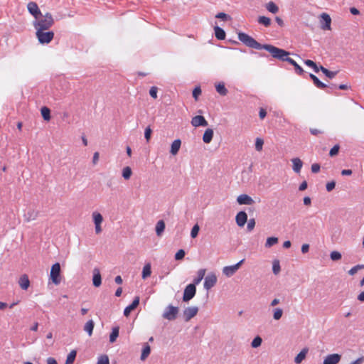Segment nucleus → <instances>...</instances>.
Listing matches in <instances>:
<instances>
[{
    "instance_id": "f257e3e1",
    "label": "nucleus",
    "mask_w": 364,
    "mask_h": 364,
    "mask_svg": "<svg viewBox=\"0 0 364 364\" xmlns=\"http://www.w3.org/2000/svg\"><path fill=\"white\" fill-rule=\"evenodd\" d=\"M237 35L239 41H240L243 44L249 48H255L257 50L264 49L269 52L272 55H274L279 53L278 52L279 50H278L277 47L269 44H260L252 36L243 32H239Z\"/></svg>"
},
{
    "instance_id": "f03ea898",
    "label": "nucleus",
    "mask_w": 364,
    "mask_h": 364,
    "mask_svg": "<svg viewBox=\"0 0 364 364\" xmlns=\"http://www.w3.org/2000/svg\"><path fill=\"white\" fill-rule=\"evenodd\" d=\"M54 23L53 16L50 13L46 14H41L38 17H36L33 21V26L36 31H47Z\"/></svg>"
},
{
    "instance_id": "7ed1b4c3",
    "label": "nucleus",
    "mask_w": 364,
    "mask_h": 364,
    "mask_svg": "<svg viewBox=\"0 0 364 364\" xmlns=\"http://www.w3.org/2000/svg\"><path fill=\"white\" fill-rule=\"evenodd\" d=\"M278 50H279L278 52L279 53L274 55H272L273 58H277L282 61H287L294 67L296 73L299 75H301L304 73L303 68L299 64H297V63L294 59L289 58V52L279 48Z\"/></svg>"
},
{
    "instance_id": "20e7f679",
    "label": "nucleus",
    "mask_w": 364,
    "mask_h": 364,
    "mask_svg": "<svg viewBox=\"0 0 364 364\" xmlns=\"http://www.w3.org/2000/svg\"><path fill=\"white\" fill-rule=\"evenodd\" d=\"M36 37L41 44L49 43L54 37V33L51 31H38L36 32Z\"/></svg>"
},
{
    "instance_id": "39448f33",
    "label": "nucleus",
    "mask_w": 364,
    "mask_h": 364,
    "mask_svg": "<svg viewBox=\"0 0 364 364\" xmlns=\"http://www.w3.org/2000/svg\"><path fill=\"white\" fill-rule=\"evenodd\" d=\"M178 313V308L169 304L164 309L162 316L166 320L173 321L176 318Z\"/></svg>"
},
{
    "instance_id": "423d86ee",
    "label": "nucleus",
    "mask_w": 364,
    "mask_h": 364,
    "mask_svg": "<svg viewBox=\"0 0 364 364\" xmlns=\"http://www.w3.org/2000/svg\"><path fill=\"white\" fill-rule=\"evenodd\" d=\"M60 265L56 262L52 265L50 274V278L53 283L55 285H58L60 283Z\"/></svg>"
},
{
    "instance_id": "0eeeda50",
    "label": "nucleus",
    "mask_w": 364,
    "mask_h": 364,
    "mask_svg": "<svg viewBox=\"0 0 364 364\" xmlns=\"http://www.w3.org/2000/svg\"><path fill=\"white\" fill-rule=\"evenodd\" d=\"M245 259H242L237 264L230 266H225L223 268V273L228 277L233 276L236 272L240 269Z\"/></svg>"
},
{
    "instance_id": "6e6552de",
    "label": "nucleus",
    "mask_w": 364,
    "mask_h": 364,
    "mask_svg": "<svg viewBox=\"0 0 364 364\" xmlns=\"http://www.w3.org/2000/svg\"><path fill=\"white\" fill-rule=\"evenodd\" d=\"M196 292V288L194 284H190L187 285L183 291V301L187 302L192 299Z\"/></svg>"
},
{
    "instance_id": "1a4fd4ad",
    "label": "nucleus",
    "mask_w": 364,
    "mask_h": 364,
    "mask_svg": "<svg viewBox=\"0 0 364 364\" xmlns=\"http://www.w3.org/2000/svg\"><path fill=\"white\" fill-rule=\"evenodd\" d=\"M217 282L216 275L211 272L209 273L205 277L203 284V287L206 290H209L213 288Z\"/></svg>"
},
{
    "instance_id": "9d476101",
    "label": "nucleus",
    "mask_w": 364,
    "mask_h": 364,
    "mask_svg": "<svg viewBox=\"0 0 364 364\" xmlns=\"http://www.w3.org/2000/svg\"><path fill=\"white\" fill-rule=\"evenodd\" d=\"M198 308L197 306H189L186 308L183 312V316L186 321H190L198 314Z\"/></svg>"
},
{
    "instance_id": "9b49d317",
    "label": "nucleus",
    "mask_w": 364,
    "mask_h": 364,
    "mask_svg": "<svg viewBox=\"0 0 364 364\" xmlns=\"http://www.w3.org/2000/svg\"><path fill=\"white\" fill-rule=\"evenodd\" d=\"M341 359V355L338 353H333L326 355L323 361V364H338Z\"/></svg>"
},
{
    "instance_id": "f8f14e48",
    "label": "nucleus",
    "mask_w": 364,
    "mask_h": 364,
    "mask_svg": "<svg viewBox=\"0 0 364 364\" xmlns=\"http://www.w3.org/2000/svg\"><path fill=\"white\" fill-rule=\"evenodd\" d=\"M27 9L28 12L34 17V18L42 14L41 10L38 8V6L36 2H29L27 5Z\"/></svg>"
},
{
    "instance_id": "ddd939ff",
    "label": "nucleus",
    "mask_w": 364,
    "mask_h": 364,
    "mask_svg": "<svg viewBox=\"0 0 364 364\" xmlns=\"http://www.w3.org/2000/svg\"><path fill=\"white\" fill-rule=\"evenodd\" d=\"M237 202L240 205H251L255 203V200L252 199V198L247 194H241V195L238 196L237 198Z\"/></svg>"
},
{
    "instance_id": "4468645a",
    "label": "nucleus",
    "mask_w": 364,
    "mask_h": 364,
    "mask_svg": "<svg viewBox=\"0 0 364 364\" xmlns=\"http://www.w3.org/2000/svg\"><path fill=\"white\" fill-rule=\"evenodd\" d=\"M321 28L323 30H328V31L331 30V18L330 16L326 13H323L321 15Z\"/></svg>"
},
{
    "instance_id": "2eb2a0df",
    "label": "nucleus",
    "mask_w": 364,
    "mask_h": 364,
    "mask_svg": "<svg viewBox=\"0 0 364 364\" xmlns=\"http://www.w3.org/2000/svg\"><path fill=\"white\" fill-rule=\"evenodd\" d=\"M192 126L197 127H206L208 125V122L205 120L203 116L197 115L192 118L191 119Z\"/></svg>"
},
{
    "instance_id": "dca6fc26",
    "label": "nucleus",
    "mask_w": 364,
    "mask_h": 364,
    "mask_svg": "<svg viewBox=\"0 0 364 364\" xmlns=\"http://www.w3.org/2000/svg\"><path fill=\"white\" fill-rule=\"evenodd\" d=\"M235 221L239 227H243L247 221V215L245 211H240L235 217Z\"/></svg>"
},
{
    "instance_id": "f3484780",
    "label": "nucleus",
    "mask_w": 364,
    "mask_h": 364,
    "mask_svg": "<svg viewBox=\"0 0 364 364\" xmlns=\"http://www.w3.org/2000/svg\"><path fill=\"white\" fill-rule=\"evenodd\" d=\"M139 304V297L136 296L134 298L131 304L127 306L124 310V315L128 316L132 311L135 309Z\"/></svg>"
},
{
    "instance_id": "a211bd4d",
    "label": "nucleus",
    "mask_w": 364,
    "mask_h": 364,
    "mask_svg": "<svg viewBox=\"0 0 364 364\" xmlns=\"http://www.w3.org/2000/svg\"><path fill=\"white\" fill-rule=\"evenodd\" d=\"M92 272H93V276H92L93 285L96 287H98L102 284V277H101L100 269L98 268H95L93 269Z\"/></svg>"
},
{
    "instance_id": "6ab92c4d",
    "label": "nucleus",
    "mask_w": 364,
    "mask_h": 364,
    "mask_svg": "<svg viewBox=\"0 0 364 364\" xmlns=\"http://www.w3.org/2000/svg\"><path fill=\"white\" fill-rule=\"evenodd\" d=\"M291 162L293 164L292 168H293L294 171L297 173H300L301 169L303 166V162L301 161V160L299 158H294L291 159Z\"/></svg>"
},
{
    "instance_id": "aec40b11",
    "label": "nucleus",
    "mask_w": 364,
    "mask_h": 364,
    "mask_svg": "<svg viewBox=\"0 0 364 364\" xmlns=\"http://www.w3.org/2000/svg\"><path fill=\"white\" fill-rule=\"evenodd\" d=\"M18 284L21 288L23 290H26L30 285V281L27 275L24 274L19 279Z\"/></svg>"
},
{
    "instance_id": "412c9836",
    "label": "nucleus",
    "mask_w": 364,
    "mask_h": 364,
    "mask_svg": "<svg viewBox=\"0 0 364 364\" xmlns=\"http://www.w3.org/2000/svg\"><path fill=\"white\" fill-rule=\"evenodd\" d=\"M181 141L180 139L174 140L171 146L170 152L172 155H176L178 152L181 147Z\"/></svg>"
},
{
    "instance_id": "4be33fe9",
    "label": "nucleus",
    "mask_w": 364,
    "mask_h": 364,
    "mask_svg": "<svg viewBox=\"0 0 364 364\" xmlns=\"http://www.w3.org/2000/svg\"><path fill=\"white\" fill-rule=\"evenodd\" d=\"M308 348H303L300 353L295 357L294 362L296 364L301 363L306 358L308 353Z\"/></svg>"
},
{
    "instance_id": "5701e85b",
    "label": "nucleus",
    "mask_w": 364,
    "mask_h": 364,
    "mask_svg": "<svg viewBox=\"0 0 364 364\" xmlns=\"http://www.w3.org/2000/svg\"><path fill=\"white\" fill-rule=\"evenodd\" d=\"M206 269H200L197 272V277L193 279V283L192 284H194L195 286L198 284L202 279L204 278V276L205 274Z\"/></svg>"
},
{
    "instance_id": "b1692460",
    "label": "nucleus",
    "mask_w": 364,
    "mask_h": 364,
    "mask_svg": "<svg viewBox=\"0 0 364 364\" xmlns=\"http://www.w3.org/2000/svg\"><path fill=\"white\" fill-rule=\"evenodd\" d=\"M213 136V130L212 129H207L205 131L204 134L203 136V141L205 144H208L212 141Z\"/></svg>"
},
{
    "instance_id": "393cba45",
    "label": "nucleus",
    "mask_w": 364,
    "mask_h": 364,
    "mask_svg": "<svg viewBox=\"0 0 364 364\" xmlns=\"http://www.w3.org/2000/svg\"><path fill=\"white\" fill-rule=\"evenodd\" d=\"M150 353H151V348H150L149 345L146 343H144V346H143L140 359L143 361L145 360L149 355Z\"/></svg>"
},
{
    "instance_id": "a878e982",
    "label": "nucleus",
    "mask_w": 364,
    "mask_h": 364,
    "mask_svg": "<svg viewBox=\"0 0 364 364\" xmlns=\"http://www.w3.org/2000/svg\"><path fill=\"white\" fill-rule=\"evenodd\" d=\"M265 8H266V9H267L269 12H270V13H272V14H275L278 13V11H279V7H278V6H277V5L274 2H273V1H269V2H268L267 4H266V5H265Z\"/></svg>"
},
{
    "instance_id": "bb28decb",
    "label": "nucleus",
    "mask_w": 364,
    "mask_h": 364,
    "mask_svg": "<svg viewBox=\"0 0 364 364\" xmlns=\"http://www.w3.org/2000/svg\"><path fill=\"white\" fill-rule=\"evenodd\" d=\"M38 217V212L34 210H29L26 213L24 214L25 220L30 222L36 219Z\"/></svg>"
},
{
    "instance_id": "cd10ccee",
    "label": "nucleus",
    "mask_w": 364,
    "mask_h": 364,
    "mask_svg": "<svg viewBox=\"0 0 364 364\" xmlns=\"http://www.w3.org/2000/svg\"><path fill=\"white\" fill-rule=\"evenodd\" d=\"M119 327L114 326L112 329V332L109 335V342L113 343L116 341L117 337L119 336Z\"/></svg>"
},
{
    "instance_id": "c85d7f7f",
    "label": "nucleus",
    "mask_w": 364,
    "mask_h": 364,
    "mask_svg": "<svg viewBox=\"0 0 364 364\" xmlns=\"http://www.w3.org/2000/svg\"><path fill=\"white\" fill-rule=\"evenodd\" d=\"M156 233L158 236H161L165 230V223L163 220H160L156 225Z\"/></svg>"
},
{
    "instance_id": "c756f323",
    "label": "nucleus",
    "mask_w": 364,
    "mask_h": 364,
    "mask_svg": "<svg viewBox=\"0 0 364 364\" xmlns=\"http://www.w3.org/2000/svg\"><path fill=\"white\" fill-rule=\"evenodd\" d=\"M95 323L92 320H89L86 322L84 326V331L87 333V334L91 336L92 334V331L94 329Z\"/></svg>"
},
{
    "instance_id": "7c9ffc66",
    "label": "nucleus",
    "mask_w": 364,
    "mask_h": 364,
    "mask_svg": "<svg viewBox=\"0 0 364 364\" xmlns=\"http://www.w3.org/2000/svg\"><path fill=\"white\" fill-rule=\"evenodd\" d=\"M309 77L313 80L314 84L319 89H324L326 87V85L319 80V79L314 74H310Z\"/></svg>"
},
{
    "instance_id": "2f4dec72",
    "label": "nucleus",
    "mask_w": 364,
    "mask_h": 364,
    "mask_svg": "<svg viewBox=\"0 0 364 364\" xmlns=\"http://www.w3.org/2000/svg\"><path fill=\"white\" fill-rule=\"evenodd\" d=\"M215 30V36L218 40H223L225 38V31L219 26H215L214 28Z\"/></svg>"
},
{
    "instance_id": "473e14b6",
    "label": "nucleus",
    "mask_w": 364,
    "mask_h": 364,
    "mask_svg": "<svg viewBox=\"0 0 364 364\" xmlns=\"http://www.w3.org/2000/svg\"><path fill=\"white\" fill-rule=\"evenodd\" d=\"M216 91L222 96H225L228 94V90L225 87L223 82H219L215 85Z\"/></svg>"
},
{
    "instance_id": "72a5a7b5",
    "label": "nucleus",
    "mask_w": 364,
    "mask_h": 364,
    "mask_svg": "<svg viewBox=\"0 0 364 364\" xmlns=\"http://www.w3.org/2000/svg\"><path fill=\"white\" fill-rule=\"evenodd\" d=\"M92 218L95 225H101L103 221L102 215L97 211L92 213Z\"/></svg>"
},
{
    "instance_id": "f704fd0d",
    "label": "nucleus",
    "mask_w": 364,
    "mask_h": 364,
    "mask_svg": "<svg viewBox=\"0 0 364 364\" xmlns=\"http://www.w3.org/2000/svg\"><path fill=\"white\" fill-rule=\"evenodd\" d=\"M151 264H150V263H147L143 267L141 277L144 279L147 278L148 277H149L151 275Z\"/></svg>"
},
{
    "instance_id": "c9c22d12",
    "label": "nucleus",
    "mask_w": 364,
    "mask_h": 364,
    "mask_svg": "<svg viewBox=\"0 0 364 364\" xmlns=\"http://www.w3.org/2000/svg\"><path fill=\"white\" fill-rule=\"evenodd\" d=\"M257 21L265 27H269L271 25V19L264 16H259Z\"/></svg>"
},
{
    "instance_id": "e433bc0d",
    "label": "nucleus",
    "mask_w": 364,
    "mask_h": 364,
    "mask_svg": "<svg viewBox=\"0 0 364 364\" xmlns=\"http://www.w3.org/2000/svg\"><path fill=\"white\" fill-rule=\"evenodd\" d=\"M320 70L327 77L330 79L333 78L337 74V72L330 71L323 66H320Z\"/></svg>"
},
{
    "instance_id": "4c0bfd02",
    "label": "nucleus",
    "mask_w": 364,
    "mask_h": 364,
    "mask_svg": "<svg viewBox=\"0 0 364 364\" xmlns=\"http://www.w3.org/2000/svg\"><path fill=\"white\" fill-rule=\"evenodd\" d=\"M278 242V238L276 237H270L267 239L265 247L267 248L276 245Z\"/></svg>"
},
{
    "instance_id": "58836bf2",
    "label": "nucleus",
    "mask_w": 364,
    "mask_h": 364,
    "mask_svg": "<svg viewBox=\"0 0 364 364\" xmlns=\"http://www.w3.org/2000/svg\"><path fill=\"white\" fill-rule=\"evenodd\" d=\"M132 171L130 167L126 166L122 169V177L125 180H129L132 176Z\"/></svg>"
},
{
    "instance_id": "ea45409f",
    "label": "nucleus",
    "mask_w": 364,
    "mask_h": 364,
    "mask_svg": "<svg viewBox=\"0 0 364 364\" xmlns=\"http://www.w3.org/2000/svg\"><path fill=\"white\" fill-rule=\"evenodd\" d=\"M41 114L45 120H49L50 119V111L46 107H43L41 108Z\"/></svg>"
},
{
    "instance_id": "a19ab883",
    "label": "nucleus",
    "mask_w": 364,
    "mask_h": 364,
    "mask_svg": "<svg viewBox=\"0 0 364 364\" xmlns=\"http://www.w3.org/2000/svg\"><path fill=\"white\" fill-rule=\"evenodd\" d=\"M75 357H76V351L75 350L70 351V353L67 356L65 364H72L74 362Z\"/></svg>"
},
{
    "instance_id": "79ce46f5",
    "label": "nucleus",
    "mask_w": 364,
    "mask_h": 364,
    "mask_svg": "<svg viewBox=\"0 0 364 364\" xmlns=\"http://www.w3.org/2000/svg\"><path fill=\"white\" fill-rule=\"evenodd\" d=\"M304 63L307 66L312 68L316 73H318L319 70H321L320 67L318 68L317 65L311 60H306Z\"/></svg>"
},
{
    "instance_id": "37998d69",
    "label": "nucleus",
    "mask_w": 364,
    "mask_h": 364,
    "mask_svg": "<svg viewBox=\"0 0 364 364\" xmlns=\"http://www.w3.org/2000/svg\"><path fill=\"white\" fill-rule=\"evenodd\" d=\"M283 315V310L280 308L274 309L273 318L274 320H279Z\"/></svg>"
},
{
    "instance_id": "c03bdc74",
    "label": "nucleus",
    "mask_w": 364,
    "mask_h": 364,
    "mask_svg": "<svg viewBox=\"0 0 364 364\" xmlns=\"http://www.w3.org/2000/svg\"><path fill=\"white\" fill-rule=\"evenodd\" d=\"M281 270L279 262L278 260H274L272 264V272L274 274H278Z\"/></svg>"
},
{
    "instance_id": "a18cd8bd",
    "label": "nucleus",
    "mask_w": 364,
    "mask_h": 364,
    "mask_svg": "<svg viewBox=\"0 0 364 364\" xmlns=\"http://www.w3.org/2000/svg\"><path fill=\"white\" fill-rule=\"evenodd\" d=\"M342 257L341 254L338 251H332L330 254V258L333 261H338Z\"/></svg>"
},
{
    "instance_id": "49530a36",
    "label": "nucleus",
    "mask_w": 364,
    "mask_h": 364,
    "mask_svg": "<svg viewBox=\"0 0 364 364\" xmlns=\"http://www.w3.org/2000/svg\"><path fill=\"white\" fill-rule=\"evenodd\" d=\"M263 144H264L263 139H261V138H257L256 140H255V149L257 151H262V147H263Z\"/></svg>"
},
{
    "instance_id": "de8ad7c7",
    "label": "nucleus",
    "mask_w": 364,
    "mask_h": 364,
    "mask_svg": "<svg viewBox=\"0 0 364 364\" xmlns=\"http://www.w3.org/2000/svg\"><path fill=\"white\" fill-rule=\"evenodd\" d=\"M262 342V338L259 336H256L252 341L251 346L252 348H257L261 346Z\"/></svg>"
},
{
    "instance_id": "09e8293b",
    "label": "nucleus",
    "mask_w": 364,
    "mask_h": 364,
    "mask_svg": "<svg viewBox=\"0 0 364 364\" xmlns=\"http://www.w3.org/2000/svg\"><path fill=\"white\" fill-rule=\"evenodd\" d=\"M199 230H200V227L198 224H196L195 225H193V227L192 228L191 231V237L192 238H196L198 235Z\"/></svg>"
},
{
    "instance_id": "8fccbe9b",
    "label": "nucleus",
    "mask_w": 364,
    "mask_h": 364,
    "mask_svg": "<svg viewBox=\"0 0 364 364\" xmlns=\"http://www.w3.org/2000/svg\"><path fill=\"white\" fill-rule=\"evenodd\" d=\"M97 364H109L108 356L107 355L100 356Z\"/></svg>"
},
{
    "instance_id": "3c124183",
    "label": "nucleus",
    "mask_w": 364,
    "mask_h": 364,
    "mask_svg": "<svg viewBox=\"0 0 364 364\" xmlns=\"http://www.w3.org/2000/svg\"><path fill=\"white\" fill-rule=\"evenodd\" d=\"M364 265L363 264H358L352 267L349 271L348 274L350 275H354L358 270L363 269Z\"/></svg>"
},
{
    "instance_id": "603ef678",
    "label": "nucleus",
    "mask_w": 364,
    "mask_h": 364,
    "mask_svg": "<svg viewBox=\"0 0 364 364\" xmlns=\"http://www.w3.org/2000/svg\"><path fill=\"white\" fill-rule=\"evenodd\" d=\"M247 222V230L248 232H251L255 226V220L254 218L250 219Z\"/></svg>"
},
{
    "instance_id": "864d4df0",
    "label": "nucleus",
    "mask_w": 364,
    "mask_h": 364,
    "mask_svg": "<svg viewBox=\"0 0 364 364\" xmlns=\"http://www.w3.org/2000/svg\"><path fill=\"white\" fill-rule=\"evenodd\" d=\"M339 149H340V146L338 144L333 146L330 150L329 155L331 156H334L337 155L338 153Z\"/></svg>"
},
{
    "instance_id": "5fc2aeb1",
    "label": "nucleus",
    "mask_w": 364,
    "mask_h": 364,
    "mask_svg": "<svg viewBox=\"0 0 364 364\" xmlns=\"http://www.w3.org/2000/svg\"><path fill=\"white\" fill-rule=\"evenodd\" d=\"M185 251L183 250H179L175 255V259L176 260L182 259L185 257Z\"/></svg>"
},
{
    "instance_id": "6e6d98bb",
    "label": "nucleus",
    "mask_w": 364,
    "mask_h": 364,
    "mask_svg": "<svg viewBox=\"0 0 364 364\" xmlns=\"http://www.w3.org/2000/svg\"><path fill=\"white\" fill-rule=\"evenodd\" d=\"M157 92H158V88L155 86H153L149 90V95L154 99H156L157 98Z\"/></svg>"
},
{
    "instance_id": "4d7b16f0",
    "label": "nucleus",
    "mask_w": 364,
    "mask_h": 364,
    "mask_svg": "<svg viewBox=\"0 0 364 364\" xmlns=\"http://www.w3.org/2000/svg\"><path fill=\"white\" fill-rule=\"evenodd\" d=\"M201 94V89L200 87H196L193 91V97L196 100H198V96Z\"/></svg>"
},
{
    "instance_id": "13d9d810",
    "label": "nucleus",
    "mask_w": 364,
    "mask_h": 364,
    "mask_svg": "<svg viewBox=\"0 0 364 364\" xmlns=\"http://www.w3.org/2000/svg\"><path fill=\"white\" fill-rule=\"evenodd\" d=\"M215 17L217 18H220V19H223V20H228V19H230V16L227 15L225 13H223V12H220V13H218Z\"/></svg>"
},
{
    "instance_id": "bf43d9fd",
    "label": "nucleus",
    "mask_w": 364,
    "mask_h": 364,
    "mask_svg": "<svg viewBox=\"0 0 364 364\" xmlns=\"http://www.w3.org/2000/svg\"><path fill=\"white\" fill-rule=\"evenodd\" d=\"M151 134V129L149 127H146L144 132V137L147 141H149Z\"/></svg>"
},
{
    "instance_id": "052dcab7",
    "label": "nucleus",
    "mask_w": 364,
    "mask_h": 364,
    "mask_svg": "<svg viewBox=\"0 0 364 364\" xmlns=\"http://www.w3.org/2000/svg\"><path fill=\"white\" fill-rule=\"evenodd\" d=\"M335 186H336V183L333 181L327 183L326 186L327 191H328V192L331 191L335 188Z\"/></svg>"
},
{
    "instance_id": "680f3d73",
    "label": "nucleus",
    "mask_w": 364,
    "mask_h": 364,
    "mask_svg": "<svg viewBox=\"0 0 364 364\" xmlns=\"http://www.w3.org/2000/svg\"><path fill=\"white\" fill-rule=\"evenodd\" d=\"M320 165L318 164H313L311 165V171L313 173H318L320 171Z\"/></svg>"
},
{
    "instance_id": "e2e57ef3",
    "label": "nucleus",
    "mask_w": 364,
    "mask_h": 364,
    "mask_svg": "<svg viewBox=\"0 0 364 364\" xmlns=\"http://www.w3.org/2000/svg\"><path fill=\"white\" fill-rule=\"evenodd\" d=\"M301 250L303 254L307 253L309 250V245L303 244L301 246Z\"/></svg>"
},
{
    "instance_id": "0e129e2a",
    "label": "nucleus",
    "mask_w": 364,
    "mask_h": 364,
    "mask_svg": "<svg viewBox=\"0 0 364 364\" xmlns=\"http://www.w3.org/2000/svg\"><path fill=\"white\" fill-rule=\"evenodd\" d=\"M364 362V357L361 356L349 364H362Z\"/></svg>"
},
{
    "instance_id": "69168bd1",
    "label": "nucleus",
    "mask_w": 364,
    "mask_h": 364,
    "mask_svg": "<svg viewBox=\"0 0 364 364\" xmlns=\"http://www.w3.org/2000/svg\"><path fill=\"white\" fill-rule=\"evenodd\" d=\"M99 153L98 152H95L93 154V157H92V163L93 164H97V162H98V160H99Z\"/></svg>"
},
{
    "instance_id": "338daca9",
    "label": "nucleus",
    "mask_w": 364,
    "mask_h": 364,
    "mask_svg": "<svg viewBox=\"0 0 364 364\" xmlns=\"http://www.w3.org/2000/svg\"><path fill=\"white\" fill-rule=\"evenodd\" d=\"M306 188H307V183H306V181H303V182L300 184V186H299V191H302L306 190Z\"/></svg>"
},
{
    "instance_id": "774afa93",
    "label": "nucleus",
    "mask_w": 364,
    "mask_h": 364,
    "mask_svg": "<svg viewBox=\"0 0 364 364\" xmlns=\"http://www.w3.org/2000/svg\"><path fill=\"white\" fill-rule=\"evenodd\" d=\"M47 364H58L57 361L53 358H48L47 359Z\"/></svg>"
}]
</instances>
